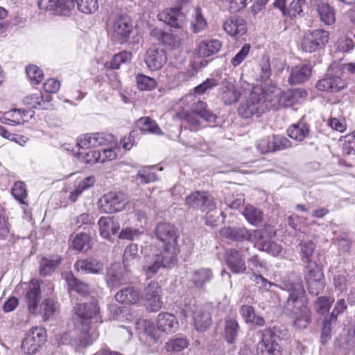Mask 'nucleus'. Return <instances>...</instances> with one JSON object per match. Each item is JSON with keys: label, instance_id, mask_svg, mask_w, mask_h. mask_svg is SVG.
<instances>
[{"label": "nucleus", "instance_id": "nucleus-61", "mask_svg": "<svg viewBox=\"0 0 355 355\" xmlns=\"http://www.w3.org/2000/svg\"><path fill=\"white\" fill-rule=\"evenodd\" d=\"M130 223L139 229H143L147 224L146 214L141 210L137 209L133 212L132 217L130 218Z\"/></svg>", "mask_w": 355, "mask_h": 355}, {"label": "nucleus", "instance_id": "nucleus-35", "mask_svg": "<svg viewBox=\"0 0 355 355\" xmlns=\"http://www.w3.org/2000/svg\"><path fill=\"white\" fill-rule=\"evenodd\" d=\"M239 311L245 323H250L259 327H262L265 324L263 318L257 315L254 307L252 306L242 305Z\"/></svg>", "mask_w": 355, "mask_h": 355}, {"label": "nucleus", "instance_id": "nucleus-26", "mask_svg": "<svg viewBox=\"0 0 355 355\" xmlns=\"http://www.w3.org/2000/svg\"><path fill=\"white\" fill-rule=\"evenodd\" d=\"M221 46L222 44L218 40H204L198 44L196 52L200 57L207 58L217 53Z\"/></svg>", "mask_w": 355, "mask_h": 355}, {"label": "nucleus", "instance_id": "nucleus-46", "mask_svg": "<svg viewBox=\"0 0 355 355\" xmlns=\"http://www.w3.org/2000/svg\"><path fill=\"white\" fill-rule=\"evenodd\" d=\"M207 105L205 102L198 101L193 106V112L204 120L209 123H214L216 121V116L207 110Z\"/></svg>", "mask_w": 355, "mask_h": 355}, {"label": "nucleus", "instance_id": "nucleus-55", "mask_svg": "<svg viewBox=\"0 0 355 355\" xmlns=\"http://www.w3.org/2000/svg\"><path fill=\"white\" fill-rule=\"evenodd\" d=\"M78 158L86 164H95L101 162V151L91 150L87 153L80 152L77 153Z\"/></svg>", "mask_w": 355, "mask_h": 355}, {"label": "nucleus", "instance_id": "nucleus-9", "mask_svg": "<svg viewBox=\"0 0 355 355\" xmlns=\"http://www.w3.org/2000/svg\"><path fill=\"white\" fill-rule=\"evenodd\" d=\"M185 205L190 209L209 214L216 209V202L214 197L209 192L196 191L185 198Z\"/></svg>", "mask_w": 355, "mask_h": 355}, {"label": "nucleus", "instance_id": "nucleus-37", "mask_svg": "<svg viewBox=\"0 0 355 355\" xmlns=\"http://www.w3.org/2000/svg\"><path fill=\"white\" fill-rule=\"evenodd\" d=\"M58 307L59 304L57 302L47 298L41 303L37 314L41 315L44 320H47L57 312Z\"/></svg>", "mask_w": 355, "mask_h": 355}, {"label": "nucleus", "instance_id": "nucleus-51", "mask_svg": "<svg viewBox=\"0 0 355 355\" xmlns=\"http://www.w3.org/2000/svg\"><path fill=\"white\" fill-rule=\"evenodd\" d=\"M353 277V275H349L346 271L338 272L334 277V284L337 289L343 291L347 288Z\"/></svg>", "mask_w": 355, "mask_h": 355}, {"label": "nucleus", "instance_id": "nucleus-38", "mask_svg": "<svg viewBox=\"0 0 355 355\" xmlns=\"http://www.w3.org/2000/svg\"><path fill=\"white\" fill-rule=\"evenodd\" d=\"M65 279L70 291H75L82 295L89 293V285L77 279L73 274L67 273Z\"/></svg>", "mask_w": 355, "mask_h": 355}, {"label": "nucleus", "instance_id": "nucleus-20", "mask_svg": "<svg viewBox=\"0 0 355 355\" xmlns=\"http://www.w3.org/2000/svg\"><path fill=\"white\" fill-rule=\"evenodd\" d=\"M220 234L222 236L235 241H250L255 242L254 239V231L251 232L245 227H225L220 230Z\"/></svg>", "mask_w": 355, "mask_h": 355}, {"label": "nucleus", "instance_id": "nucleus-44", "mask_svg": "<svg viewBox=\"0 0 355 355\" xmlns=\"http://www.w3.org/2000/svg\"><path fill=\"white\" fill-rule=\"evenodd\" d=\"M324 278V275L319 266L314 261H309L304 270V279L309 281L319 280Z\"/></svg>", "mask_w": 355, "mask_h": 355}, {"label": "nucleus", "instance_id": "nucleus-64", "mask_svg": "<svg viewBox=\"0 0 355 355\" xmlns=\"http://www.w3.org/2000/svg\"><path fill=\"white\" fill-rule=\"evenodd\" d=\"M93 133H87L80 136L77 140V145L81 148L96 147Z\"/></svg>", "mask_w": 355, "mask_h": 355}, {"label": "nucleus", "instance_id": "nucleus-40", "mask_svg": "<svg viewBox=\"0 0 355 355\" xmlns=\"http://www.w3.org/2000/svg\"><path fill=\"white\" fill-rule=\"evenodd\" d=\"M72 247L78 251H87L92 243L91 237L85 233H79L71 238Z\"/></svg>", "mask_w": 355, "mask_h": 355}, {"label": "nucleus", "instance_id": "nucleus-41", "mask_svg": "<svg viewBox=\"0 0 355 355\" xmlns=\"http://www.w3.org/2000/svg\"><path fill=\"white\" fill-rule=\"evenodd\" d=\"M95 182V179L92 176L85 178L81 180L79 184L76 187L73 191H72L69 195V200L74 202H76L83 192L92 187Z\"/></svg>", "mask_w": 355, "mask_h": 355}, {"label": "nucleus", "instance_id": "nucleus-19", "mask_svg": "<svg viewBox=\"0 0 355 355\" xmlns=\"http://www.w3.org/2000/svg\"><path fill=\"white\" fill-rule=\"evenodd\" d=\"M333 68L329 70L327 77L320 80L315 87L320 91L337 92L346 86L345 80L339 75L331 76Z\"/></svg>", "mask_w": 355, "mask_h": 355}, {"label": "nucleus", "instance_id": "nucleus-36", "mask_svg": "<svg viewBox=\"0 0 355 355\" xmlns=\"http://www.w3.org/2000/svg\"><path fill=\"white\" fill-rule=\"evenodd\" d=\"M316 11L320 21L326 25H331L336 21L334 9L329 4L320 3L317 5Z\"/></svg>", "mask_w": 355, "mask_h": 355}, {"label": "nucleus", "instance_id": "nucleus-6", "mask_svg": "<svg viewBox=\"0 0 355 355\" xmlns=\"http://www.w3.org/2000/svg\"><path fill=\"white\" fill-rule=\"evenodd\" d=\"M177 257L160 250L159 253L147 254L144 258L142 269L147 277H153L161 268L174 266Z\"/></svg>", "mask_w": 355, "mask_h": 355}, {"label": "nucleus", "instance_id": "nucleus-57", "mask_svg": "<svg viewBox=\"0 0 355 355\" xmlns=\"http://www.w3.org/2000/svg\"><path fill=\"white\" fill-rule=\"evenodd\" d=\"M334 299L330 297H319L315 302V309L321 314L326 313L330 309V307Z\"/></svg>", "mask_w": 355, "mask_h": 355}, {"label": "nucleus", "instance_id": "nucleus-2", "mask_svg": "<svg viewBox=\"0 0 355 355\" xmlns=\"http://www.w3.org/2000/svg\"><path fill=\"white\" fill-rule=\"evenodd\" d=\"M191 13V26L193 32L199 33L207 27V21L201 10L193 7L189 0H179L175 7L167 8L159 12L157 17L171 27L179 28L186 21L187 15Z\"/></svg>", "mask_w": 355, "mask_h": 355}, {"label": "nucleus", "instance_id": "nucleus-22", "mask_svg": "<svg viewBox=\"0 0 355 355\" xmlns=\"http://www.w3.org/2000/svg\"><path fill=\"white\" fill-rule=\"evenodd\" d=\"M166 60L164 50L150 47L146 52L145 62L150 70L157 71L164 66Z\"/></svg>", "mask_w": 355, "mask_h": 355}, {"label": "nucleus", "instance_id": "nucleus-47", "mask_svg": "<svg viewBox=\"0 0 355 355\" xmlns=\"http://www.w3.org/2000/svg\"><path fill=\"white\" fill-rule=\"evenodd\" d=\"M243 214L246 220L254 225H257L262 221V211L252 205L247 206Z\"/></svg>", "mask_w": 355, "mask_h": 355}, {"label": "nucleus", "instance_id": "nucleus-56", "mask_svg": "<svg viewBox=\"0 0 355 355\" xmlns=\"http://www.w3.org/2000/svg\"><path fill=\"white\" fill-rule=\"evenodd\" d=\"M302 259L309 263L311 261V257L315 248L312 241L303 242L299 244Z\"/></svg>", "mask_w": 355, "mask_h": 355}, {"label": "nucleus", "instance_id": "nucleus-7", "mask_svg": "<svg viewBox=\"0 0 355 355\" xmlns=\"http://www.w3.org/2000/svg\"><path fill=\"white\" fill-rule=\"evenodd\" d=\"M155 234L163 243L162 250L177 257L178 233L177 229L170 223H159L157 224Z\"/></svg>", "mask_w": 355, "mask_h": 355}, {"label": "nucleus", "instance_id": "nucleus-58", "mask_svg": "<svg viewBox=\"0 0 355 355\" xmlns=\"http://www.w3.org/2000/svg\"><path fill=\"white\" fill-rule=\"evenodd\" d=\"M154 167L155 166H149L140 170L136 176L137 180L139 181L141 184H146L157 180V178L155 173L149 171L150 168Z\"/></svg>", "mask_w": 355, "mask_h": 355}, {"label": "nucleus", "instance_id": "nucleus-12", "mask_svg": "<svg viewBox=\"0 0 355 355\" xmlns=\"http://www.w3.org/2000/svg\"><path fill=\"white\" fill-rule=\"evenodd\" d=\"M45 340V330L39 327H33L26 333L21 343V349L26 354H33L39 350Z\"/></svg>", "mask_w": 355, "mask_h": 355}, {"label": "nucleus", "instance_id": "nucleus-60", "mask_svg": "<svg viewBox=\"0 0 355 355\" xmlns=\"http://www.w3.org/2000/svg\"><path fill=\"white\" fill-rule=\"evenodd\" d=\"M251 46L249 44H245L241 49L231 60V64L234 67L240 65L249 55Z\"/></svg>", "mask_w": 355, "mask_h": 355}, {"label": "nucleus", "instance_id": "nucleus-10", "mask_svg": "<svg viewBox=\"0 0 355 355\" xmlns=\"http://www.w3.org/2000/svg\"><path fill=\"white\" fill-rule=\"evenodd\" d=\"M128 203L127 196L121 191H109L103 195L98 202L100 211L114 214L122 211Z\"/></svg>", "mask_w": 355, "mask_h": 355}, {"label": "nucleus", "instance_id": "nucleus-18", "mask_svg": "<svg viewBox=\"0 0 355 355\" xmlns=\"http://www.w3.org/2000/svg\"><path fill=\"white\" fill-rule=\"evenodd\" d=\"M41 300L40 283L38 280L31 281L25 294V302L28 311L34 315L39 312V304Z\"/></svg>", "mask_w": 355, "mask_h": 355}, {"label": "nucleus", "instance_id": "nucleus-16", "mask_svg": "<svg viewBox=\"0 0 355 355\" xmlns=\"http://www.w3.org/2000/svg\"><path fill=\"white\" fill-rule=\"evenodd\" d=\"M278 336L267 332L263 334L262 339L257 345V352L259 355H281L282 348L279 344Z\"/></svg>", "mask_w": 355, "mask_h": 355}, {"label": "nucleus", "instance_id": "nucleus-53", "mask_svg": "<svg viewBox=\"0 0 355 355\" xmlns=\"http://www.w3.org/2000/svg\"><path fill=\"white\" fill-rule=\"evenodd\" d=\"M79 11L90 14L97 10L98 4L97 0H76Z\"/></svg>", "mask_w": 355, "mask_h": 355}, {"label": "nucleus", "instance_id": "nucleus-43", "mask_svg": "<svg viewBox=\"0 0 355 355\" xmlns=\"http://www.w3.org/2000/svg\"><path fill=\"white\" fill-rule=\"evenodd\" d=\"M131 59L132 53L124 51L114 55L111 61L105 64V67L110 69H118L122 64L130 62Z\"/></svg>", "mask_w": 355, "mask_h": 355}, {"label": "nucleus", "instance_id": "nucleus-1", "mask_svg": "<svg viewBox=\"0 0 355 355\" xmlns=\"http://www.w3.org/2000/svg\"><path fill=\"white\" fill-rule=\"evenodd\" d=\"M284 288L290 293L284 306L285 313L293 319L296 328H306L311 321V311L306 306L302 279L292 275L284 282Z\"/></svg>", "mask_w": 355, "mask_h": 355}, {"label": "nucleus", "instance_id": "nucleus-8", "mask_svg": "<svg viewBox=\"0 0 355 355\" xmlns=\"http://www.w3.org/2000/svg\"><path fill=\"white\" fill-rule=\"evenodd\" d=\"M329 33L323 29L310 30L300 40V49L306 53H313L322 49L328 43Z\"/></svg>", "mask_w": 355, "mask_h": 355}, {"label": "nucleus", "instance_id": "nucleus-62", "mask_svg": "<svg viewBox=\"0 0 355 355\" xmlns=\"http://www.w3.org/2000/svg\"><path fill=\"white\" fill-rule=\"evenodd\" d=\"M142 233V231L139 227H127L123 228L119 233V237L121 239L132 240L135 237L139 236Z\"/></svg>", "mask_w": 355, "mask_h": 355}, {"label": "nucleus", "instance_id": "nucleus-11", "mask_svg": "<svg viewBox=\"0 0 355 355\" xmlns=\"http://www.w3.org/2000/svg\"><path fill=\"white\" fill-rule=\"evenodd\" d=\"M108 31L112 37L123 44L128 41L133 31L130 19L126 15H119L108 23Z\"/></svg>", "mask_w": 355, "mask_h": 355}, {"label": "nucleus", "instance_id": "nucleus-24", "mask_svg": "<svg viewBox=\"0 0 355 355\" xmlns=\"http://www.w3.org/2000/svg\"><path fill=\"white\" fill-rule=\"evenodd\" d=\"M224 31L233 37H241L247 31L245 20L237 17H232L227 19L223 23Z\"/></svg>", "mask_w": 355, "mask_h": 355}, {"label": "nucleus", "instance_id": "nucleus-14", "mask_svg": "<svg viewBox=\"0 0 355 355\" xmlns=\"http://www.w3.org/2000/svg\"><path fill=\"white\" fill-rule=\"evenodd\" d=\"M307 96V92L301 89L288 90L277 97L276 101L270 100V108L292 107L296 104L302 103Z\"/></svg>", "mask_w": 355, "mask_h": 355}, {"label": "nucleus", "instance_id": "nucleus-31", "mask_svg": "<svg viewBox=\"0 0 355 355\" xmlns=\"http://www.w3.org/2000/svg\"><path fill=\"white\" fill-rule=\"evenodd\" d=\"M61 257L59 255H52L43 257L40 262L39 272L42 276L51 275L59 266Z\"/></svg>", "mask_w": 355, "mask_h": 355}, {"label": "nucleus", "instance_id": "nucleus-23", "mask_svg": "<svg viewBox=\"0 0 355 355\" xmlns=\"http://www.w3.org/2000/svg\"><path fill=\"white\" fill-rule=\"evenodd\" d=\"M193 320L197 331H206L212 322L209 308L207 306H196L193 311Z\"/></svg>", "mask_w": 355, "mask_h": 355}, {"label": "nucleus", "instance_id": "nucleus-39", "mask_svg": "<svg viewBox=\"0 0 355 355\" xmlns=\"http://www.w3.org/2000/svg\"><path fill=\"white\" fill-rule=\"evenodd\" d=\"M106 282L110 287H117L123 282V275L119 265L111 266L107 274Z\"/></svg>", "mask_w": 355, "mask_h": 355}, {"label": "nucleus", "instance_id": "nucleus-4", "mask_svg": "<svg viewBox=\"0 0 355 355\" xmlns=\"http://www.w3.org/2000/svg\"><path fill=\"white\" fill-rule=\"evenodd\" d=\"M157 329L153 322L147 320H139L136 323V328L143 331L144 334L148 336L154 342L159 339L158 331L167 334L175 332L179 327V323L175 316L169 313H160L157 315Z\"/></svg>", "mask_w": 355, "mask_h": 355}, {"label": "nucleus", "instance_id": "nucleus-48", "mask_svg": "<svg viewBox=\"0 0 355 355\" xmlns=\"http://www.w3.org/2000/svg\"><path fill=\"white\" fill-rule=\"evenodd\" d=\"M24 103L29 108L48 110V107L44 105L43 95L41 92L26 96L24 99Z\"/></svg>", "mask_w": 355, "mask_h": 355}, {"label": "nucleus", "instance_id": "nucleus-13", "mask_svg": "<svg viewBox=\"0 0 355 355\" xmlns=\"http://www.w3.org/2000/svg\"><path fill=\"white\" fill-rule=\"evenodd\" d=\"M162 289L157 282H150L143 291L141 297L145 302L147 309L157 312L162 306Z\"/></svg>", "mask_w": 355, "mask_h": 355}, {"label": "nucleus", "instance_id": "nucleus-32", "mask_svg": "<svg viewBox=\"0 0 355 355\" xmlns=\"http://www.w3.org/2000/svg\"><path fill=\"white\" fill-rule=\"evenodd\" d=\"M311 73V67L309 64L297 66L292 69L288 81L292 85H297L307 80Z\"/></svg>", "mask_w": 355, "mask_h": 355}, {"label": "nucleus", "instance_id": "nucleus-59", "mask_svg": "<svg viewBox=\"0 0 355 355\" xmlns=\"http://www.w3.org/2000/svg\"><path fill=\"white\" fill-rule=\"evenodd\" d=\"M12 196L21 204L26 205L25 199L27 197L26 189L22 182H17L12 188Z\"/></svg>", "mask_w": 355, "mask_h": 355}, {"label": "nucleus", "instance_id": "nucleus-52", "mask_svg": "<svg viewBox=\"0 0 355 355\" xmlns=\"http://www.w3.org/2000/svg\"><path fill=\"white\" fill-rule=\"evenodd\" d=\"M189 341L184 338H177L171 339L166 345L165 348L168 352H180L187 348Z\"/></svg>", "mask_w": 355, "mask_h": 355}, {"label": "nucleus", "instance_id": "nucleus-50", "mask_svg": "<svg viewBox=\"0 0 355 355\" xmlns=\"http://www.w3.org/2000/svg\"><path fill=\"white\" fill-rule=\"evenodd\" d=\"M136 83L138 89L141 91H150L157 86V82L154 78L142 73L136 76Z\"/></svg>", "mask_w": 355, "mask_h": 355}, {"label": "nucleus", "instance_id": "nucleus-27", "mask_svg": "<svg viewBox=\"0 0 355 355\" xmlns=\"http://www.w3.org/2000/svg\"><path fill=\"white\" fill-rule=\"evenodd\" d=\"M254 245L259 250L266 251L272 256H278L282 250L280 245L271 241H265L260 231H254Z\"/></svg>", "mask_w": 355, "mask_h": 355}, {"label": "nucleus", "instance_id": "nucleus-45", "mask_svg": "<svg viewBox=\"0 0 355 355\" xmlns=\"http://www.w3.org/2000/svg\"><path fill=\"white\" fill-rule=\"evenodd\" d=\"M137 126L144 132L161 135L162 130L157 123L149 117H142L137 121Z\"/></svg>", "mask_w": 355, "mask_h": 355}, {"label": "nucleus", "instance_id": "nucleus-63", "mask_svg": "<svg viewBox=\"0 0 355 355\" xmlns=\"http://www.w3.org/2000/svg\"><path fill=\"white\" fill-rule=\"evenodd\" d=\"M273 152L282 150L291 146V141L282 135L272 136Z\"/></svg>", "mask_w": 355, "mask_h": 355}, {"label": "nucleus", "instance_id": "nucleus-3", "mask_svg": "<svg viewBox=\"0 0 355 355\" xmlns=\"http://www.w3.org/2000/svg\"><path fill=\"white\" fill-rule=\"evenodd\" d=\"M73 320L75 329L80 334L77 345L85 347L96 339L98 334L90 327L92 319L100 318V309L96 300L88 303L77 304L73 309Z\"/></svg>", "mask_w": 355, "mask_h": 355}, {"label": "nucleus", "instance_id": "nucleus-5", "mask_svg": "<svg viewBox=\"0 0 355 355\" xmlns=\"http://www.w3.org/2000/svg\"><path fill=\"white\" fill-rule=\"evenodd\" d=\"M269 95L261 89H255L245 97L238 107V113L243 119L259 117L270 109Z\"/></svg>", "mask_w": 355, "mask_h": 355}, {"label": "nucleus", "instance_id": "nucleus-49", "mask_svg": "<svg viewBox=\"0 0 355 355\" xmlns=\"http://www.w3.org/2000/svg\"><path fill=\"white\" fill-rule=\"evenodd\" d=\"M306 5L305 0H293L286 8L284 17H288L291 19L301 17L303 12V7Z\"/></svg>", "mask_w": 355, "mask_h": 355}, {"label": "nucleus", "instance_id": "nucleus-30", "mask_svg": "<svg viewBox=\"0 0 355 355\" xmlns=\"http://www.w3.org/2000/svg\"><path fill=\"white\" fill-rule=\"evenodd\" d=\"M214 277L212 270L209 268H200L195 270L191 275V280L198 288H202Z\"/></svg>", "mask_w": 355, "mask_h": 355}, {"label": "nucleus", "instance_id": "nucleus-34", "mask_svg": "<svg viewBox=\"0 0 355 355\" xmlns=\"http://www.w3.org/2000/svg\"><path fill=\"white\" fill-rule=\"evenodd\" d=\"M240 331V327L235 318L228 316L225 319L224 336L225 340L233 343L236 339Z\"/></svg>", "mask_w": 355, "mask_h": 355}, {"label": "nucleus", "instance_id": "nucleus-25", "mask_svg": "<svg viewBox=\"0 0 355 355\" xmlns=\"http://www.w3.org/2000/svg\"><path fill=\"white\" fill-rule=\"evenodd\" d=\"M219 95L220 98L227 105L236 103L240 96V91L236 87L234 83L228 80L223 81L220 87Z\"/></svg>", "mask_w": 355, "mask_h": 355}, {"label": "nucleus", "instance_id": "nucleus-54", "mask_svg": "<svg viewBox=\"0 0 355 355\" xmlns=\"http://www.w3.org/2000/svg\"><path fill=\"white\" fill-rule=\"evenodd\" d=\"M26 72L33 84H39L44 78L43 71L37 66L30 64L26 67Z\"/></svg>", "mask_w": 355, "mask_h": 355}, {"label": "nucleus", "instance_id": "nucleus-28", "mask_svg": "<svg viewBox=\"0 0 355 355\" xmlns=\"http://www.w3.org/2000/svg\"><path fill=\"white\" fill-rule=\"evenodd\" d=\"M141 298L140 291L134 286H128L122 288L115 295V299L121 304H135Z\"/></svg>", "mask_w": 355, "mask_h": 355}, {"label": "nucleus", "instance_id": "nucleus-21", "mask_svg": "<svg viewBox=\"0 0 355 355\" xmlns=\"http://www.w3.org/2000/svg\"><path fill=\"white\" fill-rule=\"evenodd\" d=\"M75 269L85 274L98 275L103 270V263L100 260L89 257L86 259H78L74 264Z\"/></svg>", "mask_w": 355, "mask_h": 355}, {"label": "nucleus", "instance_id": "nucleus-17", "mask_svg": "<svg viewBox=\"0 0 355 355\" xmlns=\"http://www.w3.org/2000/svg\"><path fill=\"white\" fill-rule=\"evenodd\" d=\"M38 6L42 10H53L61 16L70 15L75 8L73 0H39Z\"/></svg>", "mask_w": 355, "mask_h": 355}, {"label": "nucleus", "instance_id": "nucleus-29", "mask_svg": "<svg viewBox=\"0 0 355 355\" xmlns=\"http://www.w3.org/2000/svg\"><path fill=\"white\" fill-rule=\"evenodd\" d=\"M100 234L104 239H110L119 230V224L113 216H102L98 222Z\"/></svg>", "mask_w": 355, "mask_h": 355}, {"label": "nucleus", "instance_id": "nucleus-42", "mask_svg": "<svg viewBox=\"0 0 355 355\" xmlns=\"http://www.w3.org/2000/svg\"><path fill=\"white\" fill-rule=\"evenodd\" d=\"M139 255L137 245L131 244L127 246L124 250L123 263L125 268L134 265L138 261Z\"/></svg>", "mask_w": 355, "mask_h": 355}, {"label": "nucleus", "instance_id": "nucleus-15", "mask_svg": "<svg viewBox=\"0 0 355 355\" xmlns=\"http://www.w3.org/2000/svg\"><path fill=\"white\" fill-rule=\"evenodd\" d=\"M225 263L232 272L243 274L247 270L243 252L235 248L227 249L224 254Z\"/></svg>", "mask_w": 355, "mask_h": 355}, {"label": "nucleus", "instance_id": "nucleus-33", "mask_svg": "<svg viewBox=\"0 0 355 355\" xmlns=\"http://www.w3.org/2000/svg\"><path fill=\"white\" fill-rule=\"evenodd\" d=\"M309 125L303 120L293 124L288 129V136L296 141H302L309 135Z\"/></svg>", "mask_w": 355, "mask_h": 355}]
</instances>
